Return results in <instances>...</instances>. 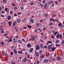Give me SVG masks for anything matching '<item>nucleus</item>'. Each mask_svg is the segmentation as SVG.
Wrapping results in <instances>:
<instances>
[{
    "label": "nucleus",
    "instance_id": "1",
    "mask_svg": "<svg viewBox=\"0 0 64 64\" xmlns=\"http://www.w3.org/2000/svg\"><path fill=\"white\" fill-rule=\"evenodd\" d=\"M36 50H39L40 49V46L39 45H38L36 46Z\"/></svg>",
    "mask_w": 64,
    "mask_h": 64
},
{
    "label": "nucleus",
    "instance_id": "2",
    "mask_svg": "<svg viewBox=\"0 0 64 64\" xmlns=\"http://www.w3.org/2000/svg\"><path fill=\"white\" fill-rule=\"evenodd\" d=\"M13 24L12 27H14L17 24V23L15 21H14L13 22Z\"/></svg>",
    "mask_w": 64,
    "mask_h": 64
},
{
    "label": "nucleus",
    "instance_id": "3",
    "mask_svg": "<svg viewBox=\"0 0 64 64\" xmlns=\"http://www.w3.org/2000/svg\"><path fill=\"white\" fill-rule=\"evenodd\" d=\"M45 55L44 54H42V56H41L40 58L41 59L43 58H45Z\"/></svg>",
    "mask_w": 64,
    "mask_h": 64
},
{
    "label": "nucleus",
    "instance_id": "4",
    "mask_svg": "<svg viewBox=\"0 0 64 64\" xmlns=\"http://www.w3.org/2000/svg\"><path fill=\"white\" fill-rule=\"evenodd\" d=\"M26 46L28 48H30L31 47V45L30 44H28Z\"/></svg>",
    "mask_w": 64,
    "mask_h": 64
},
{
    "label": "nucleus",
    "instance_id": "5",
    "mask_svg": "<svg viewBox=\"0 0 64 64\" xmlns=\"http://www.w3.org/2000/svg\"><path fill=\"white\" fill-rule=\"evenodd\" d=\"M14 53L16 55H17V52L16 50L14 49Z\"/></svg>",
    "mask_w": 64,
    "mask_h": 64
},
{
    "label": "nucleus",
    "instance_id": "6",
    "mask_svg": "<svg viewBox=\"0 0 64 64\" xmlns=\"http://www.w3.org/2000/svg\"><path fill=\"white\" fill-rule=\"evenodd\" d=\"M48 59H46L44 60V62L45 63H47L48 62Z\"/></svg>",
    "mask_w": 64,
    "mask_h": 64
},
{
    "label": "nucleus",
    "instance_id": "7",
    "mask_svg": "<svg viewBox=\"0 0 64 64\" xmlns=\"http://www.w3.org/2000/svg\"><path fill=\"white\" fill-rule=\"evenodd\" d=\"M61 59V57L58 56L57 57V60L58 61H60Z\"/></svg>",
    "mask_w": 64,
    "mask_h": 64
},
{
    "label": "nucleus",
    "instance_id": "8",
    "mask_svg": "<svg viewBox=\"0 0 64 64\" xmlns=\"http://www.w3.org/2000/svg\"><path fill=\"white\" fill-rule=\"evenodd\" d=\"M12 41V38H10L8 40V41L7 42L8 43H9V42H11Z\"/></svg>",
    "mask_w": 64,
    "mask_h": 64
},
{
    "label": "nucleus",
    "instance_id": "9",
    "mask_svg": "<svg viewBox=\"0 0 64 64\" xmlns=\"http://www.w3.org/2000/svg\"><path fill=\"white\" fill-rule=\"evenodd\" d=\"M35 54L36 56L37 57H38L39 56V53H38V52H36L35 53Z\"/></svg>",
    "mask_w": 64,
    "mask_h": 64
},
{
    "label": "nucleus",
    "instance_id": "10",
    "mask_svg": "<svg viewBox=\"0 0 64 64\" xmlns=\"http://www.w3.org/2000/svg\"><path fill=\"white\" fill-rule=\"evenodd\" d=\"M52 2V0L51 1H48V5H50V4H51V3H52V2Z\"/></svg>",
    "mask_w": 64,
    "mask_h": 64
},
{
    "label": "nucleus",
    "instance_id": "11",
    "mask_svg": "<svg viewBox=\"0 0 64 64\" xmlns=\"http://www.w3.org/2000/svg\"><path fill=\"white\" fill-rule=\"evenodd\" d=\"M11 16H8V20H11Z\"/></svg>",
    "mask_w": 64,
    "mask_h": 64
},
{
    "label": "nucleus",
    "instance_id": "12",
    "mask_svg": "<svg viewBox=\"0 0 64 64\" xmlns=\"http://www.w3.org/2000/svg\"><path fill=\"white\" fill-rule=\"evenodd\" d=\"M35 36H32V38H31L30 40V41L34 40H35Z\"/></svg>",
    "mask_w": 64,
    "mask_h": 64
},
{
    "label": "nucleus",
    "instance_id": "13",
    "mask_svg": "<svg viewBox=\"0 0 64 64\" xmlns=\"http://www.w3.org/2000/svg\"><path fill=\"white\" fill-rule=\"evenodd\" d=\"M27 58H26V57L25 58H24V59L23 61H24V62H26V61H27Z\"/></svg>",
    "mask_w": 64,
    "mask_h": 64
},
{
    "label": "nucleus",
    "instance_id": "14",
    "mask_svg": "<svg viewBox=\"0 0 64 64\" xmlns=\"http://www.w3.org/2000/svg\"><path fill=\"white\" fill-rule=\"evenodd\" d=\"M47 3H46L44 5V9H46V7H47Z\"/></svg>",
    "mask_w": 64,
    "mask_h": 64
},
{
    "label": "nucleus",
    "instance_id": "15",
    "mask_svg": "<svg viewBox=\"0 0 64 64\" xmlns=\"http://www.w3.org/2000/svg\"><path fill=\"white\" fill-rule=\"evenodd\" d=\"M33 50V48H32L30 49V52H32Z\"/></svg>",
    "mask_w": 64,
    "mask_h": 64
},
{
    "label": "nucleus",
    "instance_id": "16",
    "mask_svg": "<svg viewBox=\"0 0 64 64\" xmlns=\"http://www.w3.org/2000/svg\"><path fill=\"white\" fill-rule=\"evenodd\" d=\"M60 36V34H58L56 36V37L57 38H58Z\"/></svg>",
    "mask_w": 64,
    "mask_h": 64
},
{
    "label": "nucleus",
    "instance_id": "17",
    "mask_svg": "<svg viewBox=\"0 0 64 64\" xmlns=\"http://www.w3.org/2000/svg\"><path fill=\"white\" fill-rule=\"evenodd\" d=\"M39 54L41 55L42 54V50H40L39 51Z\"/></svg>",
    "mask_w": 64,
    "mask_h": 64
},
{
    "label": "nucleus",
    "instance_id": "18",
    "mask_svg": "<svg viewBox=\"0 0 64 64\" xmlns=\"http://www.w3.org/2000/svg\"><path fill=\"white\" fill-rule=\"evenodd\" d=\"M18 43L20 44H21V43H22V42L20 40H19L18 41Z\"/></svg>",
    "mask_w": 64,
    "mask_h": 64
},
{
    "label": "nucleus",
    "instance_id": "19",
    "mask_svg": "<svg viewBox=\"0 0 64 64\" xmlns=\"http://www.w3.org/2000/svg\"><path fill=\"white\" fill-rule=\"evenodd\" d=\"M18 53L20 54H21L22 53V51H19L18 52Z\"/></svg>",
    "mask_w": 64,
    "mask_h": 64
},
{
    "label": "nucleus",
    "instance_id": "20",
    "mask_svg": "<svg viewBox=\"0 0 64 64\" xmlns=\"http://www.w3.org/2000/svg\"><path fill=\"white\" fill-rule=\"evenodd\" d=\"M30 21L32 23H33V22H34V20L32 19H30Z\"/></svg>",
    "mask_w": 64,
    "mask_h": 64
},
{
    "label": "nucleus",
    "instance_id": "21",
    "mask_svg": "<svg viewBox=\"0 0 64 64\" xmlns=\"http://www.w3.org/2000/svg\"><path fill=\"white\" fill-rule=\"evenodd\" d=\"M20 21H21V20H20V19H19L18 20L17 22L18 23H20Z\"/></svg>",
    "mask_w": 64,
    "mask_h": 64
},
{
    "label": "nucleus",
    "instance_id": "22",
    "mask_svg": "<svg viewBox=\"0 0 64 64\" xmlns=\"http://www.w3.org/2000/svg\"><path fill=\"white\" fill-rule=\"evenodd\" d=\"M59 41V40H56V42H55L56 43H58Z\"/></svg>",
    "mask_w": 64,
    "mask_h": 64
},
{
    "label": "nucleus",
    "instance_id": "23",
    "mask_svg": "<svg viewBox=\"0 0 64 64\" xmlns=\"http://www.w3.org/2000/svg\"><path fill=\"white\" fill-rule=\"evenodd\" d=\"M4 10H5L6 12H7L8 11V8H6Z\"/></svg>",
    "mask_w": 64,
    "mask_h": 64
},
{
    "label": "nucleus",
    "instance_id": "24",
    "mask_svg": "<svg viewBox=\"0 0 64 64\" xmlns=\"http://www.w3.org/2000/svg\"><path fill=\"white\" fill-rule=\"evenodd\" d=\"M58 33V32H55L54 34V36H56V35L57 33Z\"/></svg>",
    "mask_w": 64,
    "mask_h": 64
},
{
    "label": "nucleus",
    "instance_id": "25",
    "mask_svg": "<svg viewBox=\"0 0 64 64\" xmlns=\"http://www.w3.org/2000/svg\"><path fill=\"white\" fill-rule=\"evenodd\" d=\"M40 46L41 48H43V44L42 43L41 44Z\"/></svg>",
    "mask_w": 64,
    "mask_h": 64
},
{
    "label": "nucleus",
    "instance_id": "26",
    "mask_svg": "<svg viewBox=\"0 0 64 64\" xmlns=\"http://www.w3.org/2000/svg\"><path fill=\"white\" fill-rule=\"evenodd\" d=\"M21 9L22 10H24V8L23 6H21L20 7Z\"/></svg>",
    "mask_w": 64,
    "mask_h": 64
},
{
    "label": "nucleus",
    "instance_id": "27",
    "mask_svg": "<svg viewBox=\"0 0 64 64\" xmlns=\"http://www.w3.org/2000/svg\"><path fill=\"white\" fill-rule=\"evenodd\" d=\"M28 27L29 28H31V26L29 25H28Z\"/></svg>",
    "mask_w": 64,
    "mask_h": 64
},
{
    "label": "nucleus",
    "instance_id": "28",
    "mask_svg": "<svg viewBox=\"0 0 64 64\" xmlns=\"http://www.w3.org/2000/svg\"><path fill=\"white\" fill-rule=\"evenodd\" d=\"M10 14L12 15L13 14V11L12 10H10Z\"/></svg>",
    "mask_w": 64,
    "mask_h": 64
},
{
    "label": "nucleus",
    "instance_id": "29",
    "mask_svg": "<svg viewBox=\"0 0 64 64\" xmlns=\"http://www.w3.org/2000/svg\"><path fill=\"white\" fill-rule=\"evenodd\" d=\"M52 49L53 51H54V50H55V49H56V48H52Z\"/></svg>",
    "mask_w": 64,
    "mask_h": 64
},
{
    "label": "nucleus",
    "instance_id": "30",
    "mask_svg": "<svg viewBox=\"0 0 64 64\" xmlns=\"http://www.w3.org/2000/svg\"><path fill=\"white\" fill-rule=\"evenodd\" d=\"M48 43H52V42H51V41H50H50H48Z\"/></svg>",
    "mask_w": 64,
    "mask_h": 64
},
{
    "label": "nucleus",
    "instance_id": "31",
    "mask_svg": "<svg viewBox=\"0 0 64 64\" xmlns=\"http://www.w3.org/2000/svg\"><path fill=\"white\" fill-rule=\"evenodd\" d=\"M0 44L2 45H4V42H2L0 43Z\"/></svg>",
    "mask_w": 64,
    "mask_h": 64
},
{
    "label": "nucleus",
    "instance_id": "32",
    "mask_svg": "<svg viewBox=\"0 0 64 64\" xmlns=\"http://www.w3.org/2000/svg\"><path fill=\"white\" fill-rule=\"evenodd\" d=\"M12 23V22H10L9 23V25L10 26L11 25V23Z\"/></svg>",
    "mask_w": 64,
    "mask_h": 64
},
{
    "label": "nucleus",
    "instance_id": "33",
    "mask_svg": "<svg viewBox=\"0 0 64 64\" xmlns=\"http://www.w3.org/2000/svg\"><path fill=\"white\" fill-rule=\"evenodd\" d=\"M23 2H24V3L27 2V0H23Z\"/></svg>",
    "mask_w": 64,
    "mask_h": 64
},
{
    "label": "nucleus",
    "instance_id": "34",
    "mask_svg": "<svg viewBox=\"0 0 64 64\" xmlns=\"http://www.w3.org/2000/svg\"><path fill=\"white\" fill-rule=\"evenodd\" d=\"M1 13L2 14H4L5 13V11L4 10H2V11Z\"/></svg>",
    "mask_w": 64,
    "mask_h": 64
},
{
    "label": "nucleus",
    "instance_id": "35",
    "mask_svg": "<svg viewBox=\"0 0 64 64\" xmlns=\"http://www.w3.org/2000/svg\"><path fill=\"white\" fill-rule=\"evenodd\" d=\"M13 52H12L10 53V54L11 55H13Z\"/></svg>",
    "mask_w": 64,
    "mask_h": 64
},
{
    "label": "nucleus",
    "instance_id": "36",
    "mask_svg": "<svg viewBox=\"0 0 64 64\" xmlns=\"http://www.w3.org/2000/svg\"><path fill=\"white\" fill-rule=\"evenodd\" d=\"M60 46V44H56V46Z\"/></svg>",
    "mask_w": 64,
    "mask_h": 64
},
{
    "label": "nucleus",
    "instance_id": "37",
    "mask_svg": "<svg viewBox=\"0 0 64 64\" xmlns=\"http://www.w3.org/2000/svg\"><path fill=\"white\" fill-rule=\"evenodd\" d=\"M14 10H17V7H15L14 8Z\"/></svg>",
    "mask_w": 64,
    "mask_h": 64
},
{
    "label": "nucleus",
    "instance_id": "38",
    "mask_svg": "<svg viewBox=\"0 0 64 64\" xmlns=\"http://www.w3.org/2000/svg\"><path fill=\"white\" fill-rule=\"evenodd\" d=\"M61 25H62L61 23H60L58 25V26L60 27H61Z\"/></svg>",
    "mask_w": 64,
    "mask_h": 64
},
{
    "label": "nucleus",
    "instance_id": "39",
    "mask_svg": "<svg viewBox=\"0 0 64 64\" xmlns=\"http://www.w3.org/2000/svg\"><path fill=\"white\" fill-rule=\"evenodd\" d=\"M53 44H52V45H49L48 46L50 48V47H52V45H53Z\"/></svg>",
    "mask_w": 64,
    "mask_h": 64
},
{
    "label": "nucleus",
    "instance_id": "40",
    "mask_svg": "<svg viewBox=\"0 0 64 64\" xmlns=\"http://www.w3.org/2000/svg\"><path fill=\"white\" fill-rule=\"evenodd\" d=\"M39 63H40V62H39V61H38L36 62V64H39Z\"/></svg>",
    "mask_w": 64,
    "mask_h": 64
},
{
    "label": "nucleus",
    "instance_id": "41",
    "mask_svg": "<svg viewBox=\"0 0 64 64\" xmlns=\"http://www.w3.org/2000/svg\"><path fill=\"white\" fill-rule=\"evenodd\" d=\"M33 4H34V3H33V2H32L30 4V5H33Z\"/></svg>",
    "mask_w": 64,
    "mask_h": 64
},
{
    "label": "nucleus",
    "instance_id": "42",
    "mask_svg": "<svg viewBox=\"0 0 64 64\" xmlns=\"http://www.w3.org/2000/svg\"><path fill=\"white\" fill-rule=\"evenodd\" d=\"M22 41H24V42H25V40L23 38L22 39Z\"/></svg>",
    "mask_w": 64,
    "mask_h": 64
},
{
    "label": "nucleus",
    "instance_id": "43",
    "mask_svg": "<svg viewBox=\"0 0 64 64\" xmlns=\"http://www.w3.org/2000/svg\"><path fill=\"white\" fill-rule=\"evenodd\" d=\"M3 2L4 3H5L6 2V0H4Z\"/></svg>",
    "mask_w": 64,
    "mask_h": 64
},
{
    "label": "nucleus",
    "instance_id": "44",
    "mask_svg": "<svg viewBox=\"0 0 64 64\" xmlns=\"http://www.w3.org/2000/svg\"><path fill=\"white\" fill-rule=\"evenodd\" d=\"M62 44H64V40H62Z\"/></svg>",
    "mask_w": 64,
    "mask_h": 64
},
{
    "label": "nucleus",
    "instance_id": "45",
    "mask_svg": "<svg viewBox=\"0 0 64 64\" xmlns=\"http://www.w3.org/2000/svg\"><path fill=\"white\" fill-rule=\"evenodd\" d=\"M14 29H17V27H16V26H14Z\"/></svg>",
    "mask_w": 64,
    "mask_h": 64
},
{
    "label": "nucleus",
    "instance_id": "46",
    "mask_svg": "<svg viewBox=\"0 0 64 64\" xmlns=\"http://www.w3.org/2000/svg\"><path fill=\"white\" fill-rule=\"evenodd\" d=\"M40 42H44V41L43 40L41 39H40Z\"/></svg>",
    "mask_w": 64,
    "mask_h": 64
},
{
    "label": "nucleus",
    "instance_id": "47",
    "mask_svg": "<svg viewBox=\"0 0 64 64\" xmlns=\"http://www.w3.org/2000/svg\"><path fill=\"white\" fill-rule=\"evenodd\" d=\"M47 37L46 36H45L44 37V39H47Z\"/></svg>",
    "mask_w": 64,
    "mask_h": 64
},
{
    "label": "nucleus",
    "instance_id": "48",
    "mask_svg": "<svg viewBox=\"0 0 64 64\" xmlns=\"http://www.w3.org/2000/svg\"><path fill=\"white\" fill-rule=\"evenodd\" d=\"M44 48H45L47 47V46L46 45L44 46Z\"/></svg>",
    "mask_w": 64,
    "mask_h": 64
},
{
    "label": "nucleus",
    "instance_id": "49",
    "mask_svg": "<svg viewBox=\"0 0 64 64\" xmlns=\"http://www.w3.org/2000/svg\"><path fill=\"white\" fill-rule=\"evenodd\" d=\"M6 38H7L8 39H9V37H8V36H6Z\"/></svg>",
    "mask_w": 64,
    "mask_h": 64
},
{
    "label": "nucleus",
    "instance_id": "50",
    "mask_svg": "<svg viewBox=\"0 0 64 64\" xmlns=\"http://www.w3.org/2000/svg\"><path fill=\"white\" fill-rule=\"evenodd\" d=\"M47 16H48V14H46L45 15V16L46 17H47Z\"/></svg>",
    "mask_w": 64,
    "mask_h": 64
},
{
    "label": "nucleus",
    "instance_id": "51",
    "mask_svg": "<svg viewBox=\"0 0 64 64\" xmlns=\"http://www.w3.org/2000/svg\"><path fill=\"white\" fill-rule=\"evenodd\" d=\"M43 20H41L40 21V23H41V22H43Z\"/></svg>",
    "mask_w": 64,
    "mask_h": 64
},
{
    "label": "nucleus",
    "instance_id": "52",
    "mask_svg": "<svg viewBox=\"0 0 64 64\" xmlns=\"http://www.w3.org/2000/svg\"><path fill=\"white\" fill-rule=\"evenodd\" d=\"M60 38H62V35L60 34Z\"/></svg>",
    "mask_w": 64,
    "mask_h": 64
},
{
    "label": "nucleus",
    "instance_id": "53",
    "mask_svg": "<svg viewBox=\"0 0 64 64\" xmlns=\"http://www.w3.org/2000/svg\"><path fill=\"white\" fill-rule=\"evenodd\" d=\"M5 41H6V42H8V40H7V39H5Z\"/></svg>",
    "mask_w": 64,
    "mask_h": 64
},
{
    "label": "nucleus",
    "instance_id": "54",
    "mask_svg": "<svg viewBox=\"0 0 64 64\" xmlns=\"http://www.w3.org/2000/svg\"><path fill=\"white\" fill-rule=\"evenodd\" d=\"M11 64H15V62H12L11 63Z\"/></svg>",
    "mask_w": 64,
    "mask_h": 64
},
{
    "label": "nucleus",
    "instance_id": "55",
    "mask_svg": "<svg viewBox=\"0 0 64 64\" xmlns=\"http://www.w3.org/2000/svg\"><path fill=\"white\" fill-rule=\"evenodd\" d=\"M60 27L61 28H63V26L62 25Z\"/></svg>",
    "mask_w": 64,
    "mask_h": 64
},
{
    "label": "nucleus",
    "instance_id": "56",
    "mask_svg": "<svg viewBox=\"0 0 64 64\" xmlns=\"http://www.w3.org/2000/svg\"><path fill=\"white\" fill-rule=\"evenodd\" d=\"M55 60V58H53L52 59V61H54Z\"/></svg>",
    "mask_w": 64,
    "mask_h": 64
},
{
    "label": "nucleus",
    "instance_id": "57",
    "mask_svg": "<svg viewBox=\"0 0 64 64\" xmlns=\"http://www.w3.org/2000/svg\"><path fill=\"white\" fill-rule=\"evenodd\" d=\"M48 50H50V47H49L48 46Z\"/></svg>",
    "mask_w": 64,
    "mask_h": 64
},
{
    "label": "nucleus",
    "instance_id": "58",
    "mask_svg": "<svg viewBox=\"0 0 64 64\" xmlns=\"http://www.w3.org/2000/svg\"><path fill=\"white\" fill-rule=\"evenodd\" d=\"M14 46H12L11 48L12 49H13L14 48Z\"/></svg>",
    "mask_w": 64,
    "mask_h": 64
},
{
    "label": "nucleus",
    "instance_id": "59",
    "mask_svg": "<svg viewBox=\"0 0 64 64\" xmlns=\"http://www.w3.org/2000/svg\"><path fill=\"white\" fill-rule=\"evenodd\" d=\"M2 9H4V6H2Z\"/></svg>",
    "mask_w": 64,
    "mask_h": 64
},
{
    "label": "nucleus",
    "instance_id": "60",
    "mask_svg": "<svg viewBox=\"0 0 64 64\" xmlns=\"http://www.w3.org/2000/svg\"><path fill=\"white\" fill-rule=\"evenodd\" d=\"M53 19H54V18H51L50 19V21H52V20H53Z\"/></svg>",
    "mask_w": 64,
    "mask_h": 64
},
{
    "label": "nucleus",
    "instance_id": "61",
    "mask_svg": "<svg viewBox=\"0 0 64 64\" xmlns=\"http://www.w3.org/2000/svg\"><path fill=\"white\" fill-rule=\"evenodd\" d=\"M1 31H3L4 30V29L3 28H2L1 29H0Z\"/></svg>",
    "mask_w": 64,
    "mask_h": 64
},
{
    "label": "nucleus",
    "instance_id": "62",
    "mask_svg": "<svg viewBox=\"0 0 64 64\" xmlns=\"http://www.w3.org/2000/svg\"><path fill=\"white\" fill-rule=\"evenodd\" d=\"M52 7H54V4H52L51 5Z\"/></svg>",
    "mask_w": 64,
    "mask_h": 64
},
{
    "label": "nucleus",
    "instance_id": "63",
    "mask_svg": "<svg viewBox=\"0 0 64 64\" xmlns=\"http://www.w3.org/2000/svg\"><path fill=\"white\" fill-rule=\"evenodd\" d=\"M53 24V23H51L50 24V26H51V25H52Z\"/></svg>",
    "mask_w": 64,
    "mask_h": 64
},
{
    "label": "nucleus",
    "instance_id": "64",
    "mask_svg": "<svg viewBox=\"0 0 64 64\" xmlns=\"http://www.w3.org/2000/svg\"><path fill=\"white\" fill-rule=\"evenodd\" d=\"M13 40H14V41H16V38H14L13 39Z\"/></svg>",
    "mask_w": 64,
    "mask_h": 64
}]
</instances>
